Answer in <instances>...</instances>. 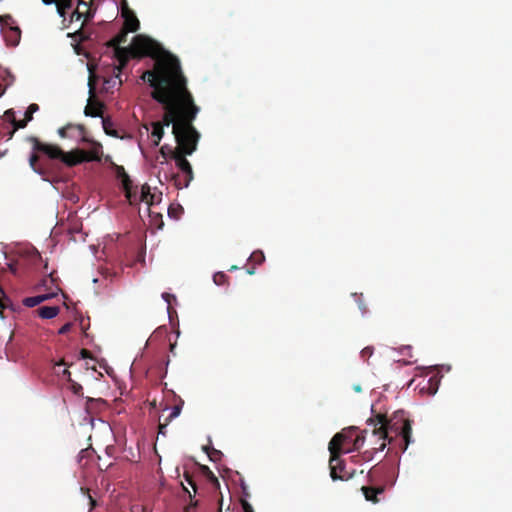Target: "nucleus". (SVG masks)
<instances>
[{
    "instance_id": "47",
    "label": "nucleus",
    "mask_w": 512,
    "mask_h": 512,
    "mask_svg": "<svg viewBox=\"0 0 512 512\" xmlns=\"http://www.w3.org/2000/svg\"><path fill=\"white\" fill-rule=\"evenodd\" d=\"M80 355H81V358H83V359L92 358L91 352L87 349H81Z\"/></svg>"
},
{
    "instance_id": "43",
    "label": "nucleus",
    "mask_w": 512,
    "mask_h": 512,
    "mask_svg": "<svg viewBox=\"0 0 512 512\" xmlns=\"http://www.w3.org/2000/svg\"><path fill=\"white\" fill-rule=\"evenodd\" d=\"M2 298H6L4 290L0 287V313L7 307V304L2 301Z\"/></svg>"
},
{
    "instance_id": "55",
    "label": "nucleus",
    "mask_w": 512,
    "mask_h": 512,
    "mask_svg": "<svg viewBox=\"0 0 512 512\" xmlns=\"http://www.w3.org/2000/svg\"><path fill=\"white\" fill-rule=\"evenodd\" d=\"M9 268L13 274H16V267L13 264H9Z\"/></svg>"
},
{
    "instance_id": "22",
    "label": "nucleus",
    "mask_w": 512,
    "mask_h": 512,
    "mask_svg": "<svg viewBox=\"0 0 512 512\" xmlns=\"http://www.w3.org/2000/svg\"><path fill=\"white\" fill-rule=\"evenodd\" d=\"M102 125L107 135L118 137V132L117 130L113 129V122L109 118L102 117Z\"/></svg>"
},
{
    "instance_id": "28",
    "label": "nucleus",
    "mask_w": 512,
    "mask_h": 512,
    "mask_svg": "<svg viewBox=\"0 0 512 512\" xmlns=\"http://www.w3.org/2000/svg\"><path fill=\"white\" fill-rule=\"evenodd\" d=\"M213 281L216 285L221 286L228 282V276L224 272H217L213 275Z\"/></svg>"
},
{
    "instance_id": "24",
    "label": "nucleus",
    "mask_w": 512,
    "mask_h": 512,
    "mask_svg": "<svg viewBox=\"0 0 512 512\" xmlns=\"http://www.w3.org/2000/svg\"><path fill=\"white\" fill-rule=\"evenodd\" d=\"M200 470L213 485L219 486L218 478L214 475V473L210 470L208 466L201 465Z\"/></svg>"
},
{
    "instance_id": "37",
    "label": "nucleus",
    "mask_w": 512,
    "mask_h": 512,
    "mask_svg": "<svg viewBox=\"0 0 512 512\" xmlns=\"http://www.w3.org/2000/svg\"><path fill=\"white\" fill-rule=\"evenodd\" d=\"M69 382H70V389H71V391L75 395H82L83 387L79 383L73 381L72 379Z\"/></svg>"
},
{
    "instance_id": "36",
    "label": "nucleus",
    "mask_w": 512,
    "mask_h": 512,
    "mask_svg": "<svg viewBox=\"0 0 512 512\" xmlns=\"http://www.w3.org/2000/svg\"><path fill=\"white\" fill-rule=\"evenodd\" d=\"M181 409H182L181 405H175L172 408L169 416L166 418L167 422H171L174 418L178 417L179 414L181 413Z\"/></svg>"
},
{
    "instance_id": "32",
    "label": "nucleus",
    "mask_w": 512,
    "mask_h": 512,
    "mask_svg": "<svg viewBox=\"0 0 512 512\" xmlns=\"http://www.w3.org/2000/svg\"><path fill=\"white\" fill-rule=\"evenodd\" d=\"M12 124H13V130L10 132V137L13 136L14 132L18 129H22V128H25L26 125L28 124V121H26L25 119H22V120H19V121H16L15 119L12 120Z\"/></svg>"
},
{
    "instance_id": "10",
    "label": "nucleus",
    "mask_w": 512,
    "mask_h": 512,
    "mask_svg": "<svg viewBox=\"0 0 512 512\" xmlns=\"http://www.w3.org/2000/svg\"><path fill=\"white\" fill-rule=\"evenodd\" d=\"M116 176L122 182L125 197L130 204H133L137 200V187L133 186V182L123 166H116Z\"/></svg>"
},
{
    "instance_id": "57",
    "label": "nucleus",
    "mask_w": 512,
    "mask_h": 512,
    "mask_svg": "<svg viewBox=\"0 0 512 512\" xmlns=\"http://www.w3.org/2000/svg\"><path fill=\"white\" fill-rule=\"evenodd\" d=\"M62 365H66V363L63 360L56 364V366H58V367H60Z\"/></svg>"
},
{
    "instance_id": "26",
    "label": "nucleus",
    "mask_w": 512,
    "mask_h": 512,
    "mask_svg": "<svg viewBox=\"0 0 512 512\" xmlns=\"http://www.w3.org/2000/svg\"><path fill=\"white\" fill-rule=\"evenodd\" d=\"M438 385H439V379L437 378V376H432L428 380L427 390L429 391L430 394H435L438 390ZM422 389H426V387H423Z\"/></svg>"
},
{
    "instance_id": "48",
    "label": "nucleus",
    "mask_w": 512,
    "mask_h": 512,
    "mask_svg": "<svg viewBox=\"0 0 512 512\" xmlns=\"http://www.w3.org/2000/svg\"><path fill=\"white\" fill-rule=\"evenodd\" d=\"M11 19L10 15H0V23H7V21Z\"/></svg>"
},
{
    "instance_id": "34",
    "label": "nucleus",
    "mask_w": 512,
    "mask_h": 512,
    "mask_svg": "<svg viewBox=\"0 0 512 512\" xmlns=\"http://www.w3.org/2000/svg\"><path fill=\"white\" fill-rule=\"evenodd\" d=\"M374 348L372 346H367L361 350V358L364 361H368V359L373 355Z\"/></svg>"
},
{
    "instance_id": "19",
    "label": "nucleus",
    "mask_w": 512,
    "mask_h": 512,
    "mask_svg": "<svg viewBox=\"0 0 512 512\" xmlns=\"http://www.w3.org/2000/svg\"><path fill=\"white\" fill-rule=\"evenodd\" d=\"M128 33L129 32L127 30L122 28V30L115 37L107 42V46L111 48L121 47L120 45L127 41Z\"/></svg>"
},
{
    "instance_id": "46",
    "label": "nucleus",
    "mask_w": 512,
    "mask_h": 512,
    "mask_svg": "<svg viewBox=\"0 0 512 512\" xmlns=\"http://www.w3.org/2000/svg\"><path fill=\"white\" fill-rule=\"evenodd\" d=\"M162 298L170 305L171 304V301L172 300H175V296L170 294V293H167V292H164L162 293Z\"/></svg>"
},
{
    "instance_id": "13",
    "label": "nucleus",
    "mask_w": 512,
    "mask_h": 512,
    "mask_svg": "<svg viewBox=\"0 0 512 512\" xmlns=\"http://www.w3.org/2000/svg\"><path fill=\"white\" fill-rule=\"evenodd\" d=\"M4 38L8 45L16 46L20 42L21 30L18 27H9L4 32Z\"/></svg>"
},
{
    "instance_id": "5",
    "label": "nucleus",
    "mask_w": 512,
    "mask_h": 512,
    "mask_svg": "<svg viewBox=\"0 0 512 512\" xmlns=\"http://www.w3.org/2000/svg\"><path fill=\"white\" fill-rule=\"evenodd\" d=\"M28 141L32 144V148L35 152L42 153L51 160H59L67 167H74L83 162L101 160L102 145L98 142L90 143L92 146L89 151L74 149L69 152H65L60 146L41 142L34 136L29 137Z\"/></svg>"
},
{
    "instance_id": "20",
    "label": "nucleus",
    "mask_w": 512,
    "mask_h": 512,
    "mask_svg": "<svg viewBox=\"0 0 512 512\" xmlns=\"http://www.w3.org/2000/svg\"><path fill=\"white\" fill-rule=\"evenodd\" d=\"M140 27V22L136 15L124 19L123 29L128 32H136Z\"/></svg>"
},
{
    "instance_id": "49",
    "label": "nucleus",
    "mask_w": 512,
    "mask_h": 512,
    "mask_svg": "<svg viewBox=\"0 0 512 512\" xmlns=\"http://www.w3.org/2000/svg\"><path fill=\"white\" fill-rule=\"evenodd\" d=\"M88 499L90 503V508L93 509L96 506V500L91 495H88Z\"/></svg>"
},
{
    "instance_id": "59",
    "label": "nucleus",
    "mask_w": 512,
    "mask_h": 512,
    "mask_svg": "<svg viewBox=\"0 0 512 512\" xmlns=\"http://www.w3.org/2000/svg\"><path fill=\"white\" fill-rule=\"evenodd\" d=\"M6 114H7V115L11 114V115L13 116V112H12L11 110H7V111H6Z\"/></svg>"
},
{
    "instance_id": "44",
    "label": "nucleus",
    "mask_w": 512,
    "mask_h": 512,
    "mask_svg": "<svg viewBox=\"0 0 512 512\" xmlns=\"http://www.w3.org/2000/svg\"><path fill=\"white\" fill-rule=\"evenodd\" d=\"M170 422H167V419H165L164 423H159L158 432L159 434L165 435L166 434V428Z\"/></svg>"
},
{
    "instance_id": "18",
    "label": "nucleus",
    "mask_w": 512,
    "mask_h": 512,
    "mask_svg": "<svg viewBox=\"0 0 512 512\" xmlns=\"http://www.w3.org/2000/svg\"><path fill=\"white\" fill-rule=\"evenodd\" d=\"M53 4L56 5L58 15L64 19L67 11L70 10L73 6L72 0H56V2H53Z\"/></svg>"
},
{
    "instance_id": "8",
    "label": "nucleus",
    "mask_w": 512,
    "mask_h": 512,
    "mask_svg": "<svg viewBox=\"0 0 512 512\" xmlns=\"http://www.w3.org/2000/svg\"><path fill=\"white\" fill-rule=\"evenodd\" d=\"M188 154L172 153V159L175 161L178 169L184 174L183 181L175 179V184L178 188H186L193 180V169L190 162L186 159Z\"/></svg>"
},
{
    "instance_id": "3",
    "label": "nucleus",
    "mask_w": 512,
    "mask_h": 512,
    "mask_svg": "<svg viewBox=\"0 0 512 512\" xmlns=\"http://www.w3.org/2000/svg\"><path fill=\"white\" fill-rule=\"evenodd\" d=\"M367 424L372 427V435L377 437L380 443L379 445L375 444L372 450L363 453L365 461L371 460L374 453L383 451L387 444L386 441L391 443L393 438L389 436V431H393L396 435L402 437L404 441L403 451L412 442V421L404 418L403 415L396 414L392 419L388 420L385 415L377 414L375 417L369 418Z\"/></svg>"
},
{
    "instance_id": "30",
    "label": "nucleus",
    "mask_w": 512,
    "mask_h": 512,
    "mask_svg": "<svg viewBox=\"0 0 512 512\" xmlns=\"http://www.w3.org/2000/svg\"><path fill=\"white\" fill-rule=\"evenodd\" d=\"M249 260L253 262L254 264L260 265L264 262L265 256L262 251H254Z\"/></svg>"
},
{
    "instance_id": "38",
    "label": "nucleus",
    "mask_w": 512,
    "mask_h": 512,
    "mask_svg": "<svg viewBox=\"0 0 512 512\" xmlns=\"http://www.w3.org/2000/svg\"><path fill=\"white\" fill-rule=\"evenodd\" d=\"M243 512H254L252 505L244 498L240 500Z\"/></svg>"
},
{
    "instance_id": "53",
    "label": "nucleus",
    "mask_w": 512,
    "mask_h": 512,
    "mask_svg": "<svg viewBox=\"0 0 512 512\" xmlns=\"http://www.w3.org/2000/svg\"><path fill=\"white\" fill-rule=\"evenodd\" d=\"M353 389H354L355 392H358V393L362 391V388H361L360 385H354Z\"/></svg>"
},
{
    "instance_id": "17",
    "label": "nucleus",
    "mask_w": 512,
    "mask_h": 512,
    "mask_svg": "<svg viewBox=\"0 0 512 512\" xmlns=\"http://www.w3.org/2000/svg\"><path fill=\"white\" fill-rule=\"evenodd\" d=\"M54 294H41L33 297H27L23 300V304L27 307H35L40 303L50 299Z\"/></svg>"
},
{
    "instance_id": "56",
    "label": "nucleus",
    "mask_w": 512,
    "mask_h": 512,
    "mask_svg": "<svg viewBox=\"0 0 512 512\" xmlns=\"http://www.w3.org/2000/svg\"><path fill=\"white\" fill-rule=\"evenodd\" d=\"M238 267L236 265H232L229 269V271H234V270H237Z\"/></svg>"
},
{
    "instance_id": "33",
    "label": "nucleus",
    "mask_w": 512,
    "mask_h": 512,
    "mask_svg": "<svg viewBox=\"0 0 512 512\" xmlns=\"http://www.w3.org/2000/svg\"><path fill=\"white\" fill-rule=\"evenodd\" d=\"M135 15V13L128 7V4L126 1L123 2L121 7V16L123 19L128 18L130 16Z\"/></svg>"
},
{
    "instance_id": "7",
    "label": "nucleus",
    "mask_w": 512,
    "mask_h": 512,
    "mask_svg": "<svg viewBox=\"0 0 512 512\" xmlns=\"http://www.w3.org/2000/svg\"><path fill=\"white\" fill-rule=\"evenodd\" d=\"M358 431L356 427L343 429L341 432L335 434L329 442V450L339 451L344 454L352 452L351 448H346V444H353L355 433Z\"/></svg>"
},
{
    "instance_id": "15",
    "label": "nucleus",
    "mask_w": 512,
    "mask_h": 512,
    "mask_svg": "<svg viewBox=\"0 0 512 512\" xmlns=\"http://www.w3.org/2000/svg\"><path fill=\"white\" fill-rule=\"evenodd\" d=\"M154 198L155 195L151 193L150 186L148 184H144L141 187L140 195L137 194V200L133 204L145 202L150 206L153 205Z\"/></svg>"
},
{
    "instance_id": "12",
    "label": "nucleus",
    "mask_w": 512,
    "mask_h": 512,
    "mask_svg": "<svg viewBox=\"0 0 512 512\" xmlns=\"http://www.w3.org/2000/svg\"><path fill=\"white\" fill-rule=\"evenodd\" d=\"M384 486L373 487V486H362L361 491L364 494V497L367 501H370L374 504L379 502L378 495L384 492Z\"/></svg>"
},
{
    "instance_id": "60",
    "label": "nucleus",
    "mask_w": 512,
    "mask_h": 512,
    "mask_svg": "<svg viewBox=\"0 0 512 512\" xmlns=\"http://www.w3.org/2000/svg\"><path fill=\"white\" fill-rule=\"evenodd\" d=\"M3 93H4V90L0 93V97L2 96Z\"/></svg>"
},
{
    "instance_id": "21",
    "label": "nucleus",
    "mask_w": 512,
    "mask_h": 512,
    "mask_svg": "<svg viewBox=\"0 0 512 512\" xmlns=\"http://www.w3.org/2000/svg\"><path fill=\"white\" fill-rule=\"evenodd\" d=\"M203 451L207 454L209 459L213 462H217L222 457V452L210 446H203Z\"/></svg>"
},
{
    "instance_id": "25",
    "label": "nucleus",
    "mask_w": 512,
    "mask_h": 512,
    "mask_svg": "<svg viewBox=\"0 0 512 512\" xmlns=\"http://www.w3.org/2000/svg\"><path fill=\"white\" fill-rule=\"evenodd\" d=\"M39 159H40V157L37 153H32L31 156L29 157V165L35 172L41 174L42 169L38 166Z\"/></svg>"
},
{
    "instance_id": "14",
    "label": "nucleus",
    "mask_w": 512,
    "mask_h": 512,
    "mask_svg": "<svg viewBox=\"0 0 512 512\" xmlns=\"http://www.w3.org/2000/svg\"><path fill=\"white\" fill-rule=\"evenodd\" d=\"M106 405V401L101 398H90L86 400L85 408L89 414L97 413L102 410Z\"/></svg>"
},
{
    "instance_id": "41",
    "label": "nucleus",
    "mask_w": 512,
    "mask_h": 512,
    "mask_svg": "<svg viewBox=\"0 0 512 512\" xmlns=\"http://www.w3.org/2000/svg\"><path fill=\"white\" fill-rule=\"evenodd\" d=\"M83 15H84V13L82 11H80L79 8H77L75 11H73L70 21L71 22L74 20L78 21L83 18Z\"/></svg>"
},
{
    "instance_id": "39",
    "label": "nucleus",
    "mask_w": 512,
    "mask_h": 512,
    "mask_svg": "<svg viewBox=\"0 0 512 512\" xmlns=\"http://www.w3.org/2000/svg\"><path fill=\"white\" fill-rule=\"evenodd\" d=\"M172 151H174V149H171L168 145H163L161 148H160V153L162 154L163 157H167L168 155L172 158Z\"/></svg>"
},
{
    "instance_id": "58",
    "label": "nucleus",
    "mask_w": 512,
    "mask_h": 512,
    "mask_svg": "<svg viewBox=\"0 0 512 512\" xmlns=\"http://www.w3.org/2000/svg\"><path fill=\"white\" fill-rule=\"evenodd\" d=\"M174 348H175V344H170V350H171V352H173V351H174Z\"/></svg>"
},
{
    "instance_id": "50",
    "label": "nucleus",
    "mask_w": 512,
    "mask_h": 512,
    "mask_svg": "<svg viewBox=\"0 0 512 512\" xmlns=\"http://www.w3.org/2000/svg\"><path fill=\"white\" fill-rule=\"evenodd\" d=\"M78 6H82V7H90L91 5L87 2H85L84 0H78Z\"/></svg>"
},
{
    "instance_id": "4",
    "label": "nucleus",
    "mask_w": 512,
    "mask_h": 512,
    "mask_svg": "<svg viewBox=\"0 0 512 512\" xmlns=\"http://www.w3.org/2000/svg\"><path fill=\"white\" fill-rule=\"evenodd\" d=\"M114 50L115 57L119 62L117 67L119 71L126 66L131 57L141 58L145 56L155 60L151 71H156L157 65L161 61L177 63L178 67L181 68L180 61L176 56L166 51L157 41L142 34L136 35L129 47H116Z\"/></svg>"
},
{
    "instance_id": "45",
    "label": "nucleus",
    "mask_w": 512,
    "mask_h": 512,
    "mask_svg": "<svg viewBox=\"0 0 512 512\" xmlns=\"http://www.w3.org/2000/svg\"><path fill=\"white\" fill-rule=\"evenodd\" d=\"M57 374L65 377L68 381H71V373L67 368H64L61 372L57 371Z\"/></svg>"
},
{
    "instance_id": "54",
    "label": "nucleus",
    "mask_w": 512,
    "mask_h": 512,
    "mask_svg": "<svg viewBox=\"0 0 512 512\" xmlns=\"http://www.w3.org/2000/svg\"><path fill=\"white\" fill-rule=\"evenodd\" d=\"M247 273L253 275L255 273V267L248 268Z\"/></svg>"
},
{
    "instance_id": "51",
    "label": "nucleus",
    "mask_w": 512,
    "mask_h": 512,
    "mask_svg": "<svg viewBox=\"0 0 512 512\" xmlns=\"http://www.w3.org/2000/svg\"><path fill=\"white\" fill-rule=\"evenodd\" d=\"M74 49H75L76 54H78V55H80V54H81V47H80V45H79V44H76V45L74 46Z\"/></svg>"
},
{
    "instance_id": "11",
    "label": "nucleus",
    "mask_w": 512,
    "mask_h": 512,
    "mask_svg": "<svg viewBox=\"0 0 512 512\" xmlns=\"http://www.w3.org/2000/svg\"><path fill=\"white\" fill-rule=\"evenodd\" d=\"M90 85V98L88 100V103L84 109V113L86 116L89 117H103V109L104 104L100 101L94 99V86L91 84V81L89 82Z\"/></svg>"
},
{
    "instance_id": "40",
    "label": "nucleus",
    "mask_w": 512,
    "mask_h": 512,
    "mask_svg": "<svg viewBox=\"0 0 512 512\" xmlns=\"http://www.w3.org/2000/svg\"><path fill=\"white\" fill-rule=\"evenodd\" d=\"M84 15H83V18L85 19V21H89L90 19H92L94 17V14H95V9L93 10L90 7L87 8V10L85 12H83Z\"/></svg>"
},
{
    "instance_id": "35",
    "label": "nucleus",
    "mask_w": 512,
    "mask_h": 512,
    "mask_svg": "<svg viewBox=\"0 0 512 512\" xmlns=\"http://www.w3.org/2000/svg\"><path fill=\"white\" fill-rule=\"evenodd\" d=\"M182 207L180 205H177L174 207L173 205H170L168 208V214L170 217L177 219L179 217V213L182 212Z\"/></svg>"
},
{
    "instance_id": "27",
    "label": "nucleus",
    "mask_w": 512,
    "mask_h": 512,
    "mask_svg": "<svg viewBox=\"0 0 512 512\" xmlns=\"http://www.w3.org/2000/svg\"><path fill=\"white\" fill-rule=\"evenodd\" d=\"M68 37L78 38L80 42H84L89 39V36L83 31V25L77 31L68 33Z\"/></svg>"
},
{
    "instance_id": "2",
    "label": "nucleus",
    "mask_w": 512,
    "mask_h": 512,
    "mask_svg": "<svg viewBox=\"0 0 512 512\" xmlns=\"http://www.w3.org/2000/svg\"><path fill=\"white\" fill-rule=\"evenodd\" d=\"M183 95L179 115L172 127V133L177 143V147L172 153L192 155L196 151L200 139V134L193 125L200 108L195 104L187 84Z\"/></svg>"
},
{
    "instance_id": "9",
    "label": "nucleus",
    "mask_w": 512,
    "mask_h": 512,
    "mask_svg": "<svg viewBox=\"0 0 512 512\" xmlns=\"http://www.w3.org/2000/svg\"><path fill=\"white\" fill-rule=\"evenodd\" d=\"M87 131L84 125L82 124H72L69 123L58 129V135L61 138H72L78 139L82 143H92L93 140L89 139L86 135Z\"/></svg>"
},
{
    "instance_id": "1",
    "label": "nucleus",
    "mask_w": 512,
    "mask_h": 512,
    "mask_svg": "<svg viewBox=\"0 0 512 512\" xmlns=\"http://www.w3.org/2000/svg\"><path fill=\"white\" fill-rule=\"evenodd\" d=\"M141 79L153 88L151 97L164 109L161 121L151 123V139L154 147L158 146L164 135V127L174 125L179 110L187 78L177 63L159 62L156 71H145Z\"/></svg>"
},
{
    "instance_id": "29",
    "label": "nucleus",
    "mask_w": 512,
    "mask_h": 512,
    "mask_svg": "<svg viewBox=\"0 0 512 512\" xmlns=\"http://www.w3.org/2000/svg\"><path fill=\"white\" fill-rule=\"evenodd\" d=\"M39 110V106L35 103H32L28 106L24 119L28 122H30L33 119V114Z\"/></svg>"
},
{
    "instance_id": "23",
    "label": "nucleus",
    "mask_w": 512,
    "mask_h": 512,
    "mask_svg": "<svg viewBox=\"0 0 512 512\" xmlns=\"http://www.w3.org/2000/svg\"><path fill=\"white\" fill-rule=\"evenodd\" d=\"M184 479L185 481L187 482L188 485H190L193 489V493H191L183 484V489L188 493L189 497L192 498L194 497L196 494H197V486H196V483L193 479V477L188 473V472H185L184 473Z\"/></svg>"
},
{
    "instance_id": "16",
    "label": "nucleus",
    "mask_w": 512,
    "mask_h": 512,
    "mask_svg": "<svg viewBox=\"0 0 512 512\" xmlns=\"http://www.w3.org/2000/svg\"><path fill=\"white\" fill-rule=\"evenodd\" d=\"M37 312L43 319H52L59 314L60 308L58 306H42L38 308Z\"/></svg>"
},
{
    "instance_id": "42",
    "label": "nucleus",
    "mask_w": 512,
    "mask_h": 512,
    "mask_svg": "<svg viewBox=\"0 0 512 512\" xmlns=\"http://www.w3.org/2000/svg\"><path fill=\"white\" fill-rule=\"evenodd\" d=\"M72 328V323L68 322L66 324H64L58 331L59 334L63 335V334H66L68 333Z\"/></svg>"
},
{
    "instance_id": "52",
    "label": "nucleus",
    "mask_w": 512,
    "mask_h": 512,
    "mask_svg": "<svg viewBox=\"0 0 512 512\" xmlns=\"http://www.w3.org/2000/svg\"><path fill=\"white\" fill-rule=\"evenodd\" d=\"M43 4L45 5H52L53 2H56V0H41Z\"/></svg>"
},
{
    "instance_id": "31",
    "label": "nucleus",
    "mask_w": 512,
    "mask_h": 512,
    "mask_svg": "<svg viewBox=\"0 0 512 512\" xmlns=\"http://www.w3.org/2000/svg\"><path fill=\"white\" fill-rule=\"evenodd\" d=\"M365 437L363 434L355 433L354 440H353V447L351 448L352 451L358 450L361 448V446L364 444Z\"/></svg>"
},
{
    "instance_id": "6",
    "label": "nucleus",
    "mask_w": 512,
    "mask_h": 512,
    "mask_svg": "<svg viewBox=\"0 0 512 512\" xmlns=\"http://www.w3.org/2000/svg\"><path fill=\"white\" fill-rule=\"evenodd\" d=\"M329 452V468L332 480L347 481L353 478L355 475V470H352L351 472L346 470L345 461L341 458L343 453L334 450H329Z\"/></svg>"
}]
</instances>
